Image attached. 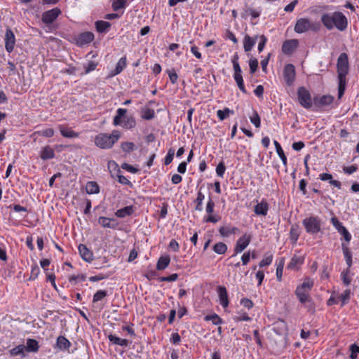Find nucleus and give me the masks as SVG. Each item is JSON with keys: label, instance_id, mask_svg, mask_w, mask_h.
<instances>
[{"label": "nucleus", "instance_id": "nucleus-1", "mask_svg": "<svg viewBox=\"0 0 359 359\" xmlns=\"http://www.w3.org/2000/svg\"><path fill=\"white\" fill-rule=\"evenodd\" d=\"M337 72L338 79V98L344 95L346 86V76L349 72L348 57L347 53H341L337 62Z\"/></svg>", "mask_w": 359, "mask_h": 359}, {"label": "nucleus", "instance_id": "nucleus-2", "mask_svg": "<svg viewBox=\"0 0 359 359\" xmlns=\"http://www.w3.org/2000/svg\"><path fill=\"white\" fill-rule=\"evenodd\" d=\"M320 21L328 30H332L335 27L339 31H344L348 27L346 17L339 11L330 13H323L321 15Z\"/></svg>", "mask_w": 359, "mask_h": 359}, {"label": "nucleus", "instance_id": "nucleus-3", "mask_svg": "<svg viewBox=\"0 0 359 359\" xmlns=\"http://www.w3.org/2000/svg\"><path fill=\"white\" fill-rule=\"evenodd\" d=\"M121 137V133L114 130L111 134L100 133L95 137V144L100 149H107L111 148Z\"/></svg>", "mask_w": 359, "mask_h": 359}, {"label": "nucleus", "instance_id": "nucleus-4", "mask_svg": "<svg viewBox=\"0 0 359 359\" xmlns=\"http://www.w3.org/2000/svg\"><path fill=\"white\" fill-rule=\"evenodd\" d=\"M313 280L309 277H306L304 282L297 287L294 294L301 304H305L306 302L312 301L309 292L313 288Z\"/></svg>", "mask_w": 359, "mask_h": 359}, {"label": "nucleus", "instance_id": "nucleus-5", "mask_svg": "<svg viewBox=\"0 0 359 359\" xmlns=\"http://www.w3.org/2000/svg\"><path fill=\"white\" fill-rule=\"evenodd\" d=\"M126 109L118 108L116 110V114L114 117L113 124L114 126H121L126 129H132L136 126V121L133 115L126 116Z\"/></svg>", "mask_w": 359, "mask_h": 359}, {"label": "nucleus", "instance_id": "nucleus-6", "mask_svg": "<svg viewBox=\"0 0 359 359\" xmlns=\"http://www.w3.org/2000/svg\"><path fill=\"white\" fill-rule=\"evenodd\" d=\"M320 22H313L309 19L302 18L297 20L294 26V32L298 34L304 33L309 30L317 32L320 29Z\"/></svg>", "mask_w": 359, "mask_h": 359}, {"label": "nucleus", "instance_id": "nucleus-7", "mask_svg": "<svg viewBox=\"0 0 359 359\" xmlns=\"http://www.w3.org/2000/svg\"><path fill=\"white\" fill-rule=\"evenodd\" d=\"M297 100L299 104L306 109H312L313 106V98L309 90L304 86L297 88Z\"/></svg>", "mask_w": 359, "mask_h": 359}, {"label": "nucleus", "instance_id": "nucleus-8", "mask_svg": "<svg viewBox=\"0 0 359 359\" xmlns=\"http://www.w3.org/2000/svg\"><path fill=\"white\" fill-rule=\"evenodd\" d=\"M302 224L306 233L309 234H316L321 231V220L318 216L306 217Z\"/></svg>", "mask_w": 359, "mask_h": 359}, {"label": "nucleus", "instance_id": "nucleus-9", "mask_svg": "<svg viewBox=\"0 0 359 359\" xmlns=\"http://www.w3.org/2000/svg\"><path fill=\"white\" fill-rule=\"evenodd\" d=\"M334 100V97L330 95H316L313 98V111H318L325 109L331 105Z\"/></svg>", "mask_w": 359, "mask_h": 359}, {"label": "nucleus", "instance_id": "nucleus-10", "mask_svg": "<svg viewBox=\"0 0 359 359\" xmlns=\"http://www.w3.org/2000/svg\"><path fill=\"white\" fill-rule=\"evenodd\" d=\"M251 240V234L245 233L241 236L236 243L233 249L234 253L232 256H236L237 254L242 252L250 243Z\"/></svg>", "mask_w": 359, "mask_h": 359}, {"label": "nucleus", "instance_id": "nucleus-11", "mask_svg": "<svg viewBox=\"0 0 359 359\" xmlns=\"http://www.w3.org/2000/svg\"><path fill=\"white\" fill-rule=\"evenodd\" d=\"M94 39L95 36L93 32H84L74 38V43L79 47H83L85 45L90 43Z\"/></svg>", "mask_w": 359, "mask_h": 359}, {"label": "nucleus", "instance_id": "nucleus-12", "mask_svg": "<svg viewBox=\"0 0 359 359\" xmlns=\"http://www.w3.org/2000/svg\"><path fill=\"white\" fill-rule=\"evenodd\" d=\"M296 77L295 67L292 64H287L283 69V78L287 86L293 85Z\"/></svg>", "mask_w": 359, "mask_h": 359}, {"label": "nucleus", "instance_id": "nucleus-13", "mask_svg": "<svg viewBox=\"0 0 359 359\" xmlns=\"http://www.w3.org/2000/svg\"><path fill=\"white\" fill-rule=\"evenodd\" d=\"M61 14V10L55 7L43 13L41 21L46 25L52 24Z\"/></svg>", "mask_w": 359, "mask_h": 359}, {"label": "nucleus", "instance_id": "nucleus-14", "mask_svg": "<svg viewBox=\"0 0 359 359\" xmlns=\"http://www.w3.org/2000/svg\"><path fill=\"white\" fill-rule=\"evenodd\" d=\"M111 165L114 166V170H116V175L114 174H113L111 171H110L111 176L113 178L116 177L117 180H118V182L120 184H123V185H128L130 188H132L133 187V184H132V182L130 180H128L126 177H124L123 175H121V170H120V168L118 167V165L114 161H109V163H108L109 167H110Z\"/></svg>", "mask_w": 359, "mask_h": 359}, {"label": "nucleus", "instance_id": "nucleus-15", "mask_svg": "<svg viewBox=\"0 0 359 359\" xmlns=\"http://www.w3.org/2000/svg\"><path fill=\"white\" fill-rule=\"evenodd\" d=\"M5 49L8 53H11L13 51L14 47L15 45V36L10 27H7L5 34Z\"/></svg>", "mask_w": 359, "mask_h": 359}, {"label": "nucleus", "instance_id": "nucleus-16", "mask_svg": "<svg viewBox=\"0 0 359 359\" xmlns=\"http://www.w3.org/2000/svg\"><path fill=\"white\" fill-rule=\"evenodd\" d=\"M233 79L238 86L239 90L244 94H248V91L245 87L244 81L242 75V69L241 67H233Z\"/></svg>", "mask_w": 359, "mask_h": 359}, {"label": "nucleus", "instance_id": "nucleus-17", "mask_svg": "<svg viewBox=\"0 0 359 359\" xmlns=\"http://www.w3.org/2000/svg\"><path fill=\"white\" fill-rule=\"evenodd\" d=\"M217 292L219 299V303L223 308L228 307L229 304L228 292L226 287L223 285H219L217 287Z\"/></svg>", "mask_w": 359, "mask_h": 359}, {"label": "nucleus", "instance_id": "nucleus-18", "mask_svg": "<svg viewBox=\"0 0 359 359\" xmlns=\"http://www.w3.org/2000/svg\"><path fill=\"white\" fill-rule=\"evenodd\" d=\"M298 41L297 39L286 40L282 46V51L285 55H291L298 46Z\"/></svg>", "mask_w": 359, "mask_h": 359}, {"label": "nucleus", "instance_id": "nucleus-19", "mask_svg": "<svg viewBox=\"0 0 359 359\" xmlns=\"http://www.w3.org/2000/svg\"><path fill=\"white\" fill-rule=\"evenodd\" d=\"M269 209V204L265 198H262L259 203H257L254 207L255 214L257 215L266 216Z\"/></svg>", "mask_w": 359, "mask_h": 359}, {"label": "nucleus", "instance_id": "nucleus-20", "mask_svg": "<svg viewBox=\"0 0 359 359\" xmlns=\"http://www.w3.org/2000/svg\"><path fill=\"white\" fill-rule=\"evenodd\" d=\"M78 250L81 258L85 262L90 263L94 259L93 252L86 245L80 244Z\"/></svg>", "mask_w": 359, "mask_h": 359}, {"label": "nucleus", "instance_id": "nucleus-21", "mask_svg": "<svg viewBox=\"0 0 359 359\" xmlns=\"http://www.w3.org/2000/svg\"><path fill=\"white\" fill-rule=\"evenodd\" d=\"M39 156L43 161H48L55 157L54 149L50 145H46L41 148Z\"/></svg>", "mask_w": 359, "mask_h": 359}, {"label": "nucleus", "instance_id": "nucleus-22", "mask_svg": "<svg viewBox=\"0 0 359 359\" xmlns=\"http://www.w3.org/2000/svg\"><path fill=\"white\" fill-rule=\"evenodd\" d=\"M341 250L343 252V255L346 261V264L347 265L346 269H351L352 265H353V254L352 252L348 246V243H341Z\"/></svg>", "mask_w": 359, "mask_h": 359}, {"label": "nucleus", "instance_id": "nucleus-23", "mask_svg": "<svg viewBox=\"0 0 359 359\" xmlns=\"http://www.w3.org/2000/svg\"><path fill=\"white\" fill-rule=\"evenodd\" d=\"M318 179L322 181H328L330 185L337 187L338 189H340L341 188V182L337 180H334L332 175L330 173H320L318 176Z\"/></svg>", "mask_w": 359, "mask_h": 359}, {"label": "nucleus", "instance_id": "nucleus-24", "mask_svg": "<svg viewBox=\"0 0 359 359\" xmlns=\"http://www.w3.org/2000/svg\"><path fill=\"white\" fill-rule=\"evenodd\" d=\"M58 128L60 130V134L64 137L76 138L79 136V133L75 132L72 128H68L67 126H66L65 125H59Z\"/></svg>", "mask_w": 359, "mask_h": 359}, {"label": "nucleus", "instance_id": "nucleus-25", "mask_svg": "<svg viewBox=\"0 0 359 359\" xmlns=\"http://www.w3.org/2000/svg\"><path fill=\"white\" fill-rule=\"evenodd\" d=\"M258 35L251 37L248 34H245L243 39V48L245 52L250 51L256 43Z\"/></svg>", "mask_w": 359, "mask_h": 359}, {"label": "nucleus", "instance_id": "nucleus-26", "mask_svg": "<svg viewBox=\"0 0 359 359\" xmlns=\"http://www.w3.org/2000/svg\"><path fill=\"white\" fill-rule=\"evenodd\" d=\"M111 24L104 20H97L95 22V29L98 33H107L109 31Z\"/></svg>", "mask_w": 359, "mask_h": 359}, {"label": "nucleus", "instance_id": "nucleus-27", "mask_svg": "<svg viewBox=\"0 0 359 359\" xmlns=\"http://www.w3.org/2000/svg\"><path fill=\"white\" fill-rule=\"evenodd\" d=\"M300 236V228L298 224L292 225L290 230V240L292 245H295Z\"/></svg>", "mask_w": 359, "mask_h": 359}, {"label": "nucleus", "instance_id": "nucleus-28", "mask_svg": "<svg viewBox=\"0 0 359 359\" xmlns=\"http://www.w3.org/2000/svg\"><path fill=\"white\" fill-rule=\"evenodd\" d=\"M126 56H123L119 59V60L116 63L115 69L111 72L110 76H114L116 75L119 74L126 67Z\"/></svg>", "mask_w": 359, "mask_h": 359}, {"label": "nucleus", "instance_id": "nucleus-29", "mask_svg": "<svg viewBox=\"0 0 359 359\" xmlns=\"http://www.w3.org/2000/svg\"><path fill=\"white\" fill-rule=\"evenodd\" d=\"M107 337L110 342L121 346L126 347L131 343V341H129V340L126 339H121L120 337L112 334H109Z\"/></svg>", "mask_w": 359, "mask_h": 359}, {"label": "nucleus", "instance_id": "nucleus-30", "mask_svg": "<svg viewBox=\"0 0 359 359\" xmlns=\"http://www.w3.org/2000/svg\"><path fill=\"white\" fill-rule=\"evenodd\" d=\"M134 212V206L128 205L123 208L118 209L115 212V215L119 218H124L126 216H130Z\"/></svg>", "mask_w": 359, "mask_h": 359}, {"label": "nucleus", "instance_id": "nucleus-31", "mask_svg": "<svg viewBox=\"0 0 359 359\" xmlns=\"http://www.w3.org/2000/svg\"><path fill=\"white\" fill-rule=\"evenodd\" d=\"M303 263H304V259L302 257H297V256L294 255L290 259V262L287 264V268L288 269H292V270H298L299 266L302 264H303Z\"/></svg>", "mask_w": 359, "mask_h": 359}, {"label": "nucleus", "instance_id": "nucleus-32", "mask_svg": "<svg viewBox=\"0 0 359 359\" xmlns=\"http://www.w3.org/2000/svg\"><path fill=\"white\" fill-rule=\"evenodd\" d=\"M71 342L64 336H59L57 339L56 346L61 351L68 350L71 346Z\"/></svg>", "mask_w": 359, "mask_h": 359}, {"label": "nucleus", "instance_id": "nucleus-33", "mask_svg": "<svg viewBox=\"0 0 359 359\" xmlns=\"http://www.w3.org/2000/svg\"><path fill=\"white\" fill-rule=\"evenodd\" d=\"M239 231L237 227H231L229 225L226 226H221L219 229V232L222 237H229L230 235L236 234Z\"/></svg>", "mask_w": 359, "mask_h": 359}, {"label": "nucleus", "instance_id": "nucleus-34", "mask_svg": "<svg viewBox=\"0 0 359 359\" xmlns=\"http://www.w3.org/2000/svg\"><path fill=\"white\" fill-rule=\"evenodd\" d=\"M170 262V257L169 255L161 256L156 264V269L162 271L165 269Z\"/></svg>", "mask_w": 359, "mask_h": 359}, {"label": "nucleus", "instance_id": "nucleus-35", "mask_svg": "<svg viewBox=\"0 0 359 359\" xmlns=\"http://www.w3.org/2000/svg\"><path fill=\"white\" fill-rule=\"evenodd\" d=\"M273 144H274V146H275V148H276V151L278 156L281 159L283 165L285 168H287V156H285L281 145L280 144V143L277 140H274L273 141Z\"/></svg>", "mask_w": 359, "mask_h": 359}, {"label": "nucleus", "instance_id": "nucleus-36", "mask_svg": "<svg viewBox=\"0 0 359 359\" xmlns=\"http://www.w3.org/2000/svg\"><path fill=\"white\" fill-rule=\"evenodd\" d=\"M86 191L88 194H95L100 192V186L96 182H88L86 186Z\"/></svg>", "mask_w": 359, "mask_h": 359}, {"label": "nucleus", "instance_id": "nucleus-37", "mask_svg": "<svg viewBox=\"0 0 359 359\" xmlns=\"http://www.w3.org/2000/svg\"><path fill=\"white\" fill-rule=\"evenodd\" d=\"M39 349V342L34 339H27L25 350L28 352H37Z\"/></svg>", "mask_w": 359, "mask_h": 359}, {"label": "nucleus", "instance_id": "nucleus-38", "mask_svg": "<svg viewBox=\"0 0 359 359\" xmlns=\"http://www.w3.org/2000/svg\"><path fill=\"white\" fill-rule=\"evenodd\" d=\"M55 134V130L53 128H46L44 130H36V131H34L32 134V137H34L36 135L38 136H43V137H52Z\"/></svg>", "mask_w": 359, "mask_h": 359}, {"label": "nucleus", "instance_id": "nucleus-39", "mask_svg": "<svg viewBox=\"0 0 359 359\" xmlns=\"http://www.w3.org/2000/svg\"><path fill=\"white\" fill-rule=\"evenodd\" d=\"M155 117V111L153 109L142 107L141 108V118L144 120H151Z\"/></svg>", "mask_w": 359, "mask_h": 359}, {"label": "nucleus", "instance_id": "nucleus-40", "mask_svg": "<svg viewBox=\"0 0 359 359\" xmlns=\"http://www.w3.org/2000/svg\"><path fill=\"white\" fill-rule=\"evenodd\" d=\"M205 199V195L201 192V190L200 189L197 192V196L196 198L194 200V203L196 204L195 205V210L196 211H202L203 210V201Z\"/></svg>", "mask_w": 359, "mask_h": 359}, {"label": "nucleus", "instance_id": "nucleus-41", "mask_svg": "<svg viewBox=\"0 0 359 359\" xmlns=\"http://www.w3.org/2000/svg\"><path fill=\"white\" fill-rule=\"evenodd\" d=\"M204 320L212 321V323L215 325H222L224 323L223 320L215 313L210 315H206L204 317Z\"/></svg>", "mask_w": 359, "mask_h": 359}, {"label": "nucleus", "instance_id": "nucleus-42", "mask_svg": "<svg viewBox=\"0 0 359 359\" xmlns=\"http://www.w3.org/2000/svg\"><path fill=\"white\" fill-rule=\"evenodd\" d=\"M227 245L223 242H218L215 243L213 247V251L218 255H224L227 251Z\"/></svg>", "mask_w": 359, "mask_h": 359}, {"label": "nucleus", "instance_id": "nucleus-43", "mask_svg": "<svg viewBox=\"0 0 359 359\" xmlns=\"http://www.w3.org/2000/svg\"><path fill=\"white\" fill-rule=\"evenodd\" d=\"M233 114H234L233 110H231V109H229L228 107H224L222 110L219 109L217 111V116L220 121H224L228 116H229L230 114L233 115Z\"/></svg>", "mask_w": 359, "mask_h": 359}, {"label": "nucleus", "instance_id": "nucleus-44", "mask_svg": "<svg viewBox=\"0 0 359 359\" xmlns=\"http://www.w3.org/2000/svg\"><path fill=\"white\" fill-rule=\"evenodd\" d=\"M120 147L126 154H130L136 149L135 144L132 142H123Z\"/></svg>", "mask_w": 359, "mask_h": 359}, {"label": "nucleus", "instance_id": "nucleus-45", "mask_svg": "<svg viewBox=\"0 0 359 359\" xmlns=\"http://www.w3.org/2000/svg\"><path fill=\"white\" fill-rule=\"evenodd\" d=\"M351 269H346L341 273V278L344 285L348 286L351 283V278L350 277Z\"/></svg>", "mask_w": 359, "mask_h": 359}, {"label": "nucleus", "instance_id": "nucleus-46", "mask_svg": "<svg viewBox=\"0 0 359 359\" xmlns=\"http://www.w3.org/2000/svg\"><path fill=\"white\" fill-rule=\"evenodd\" d=\"M338 232L342 236L343 239L344 241H343L341 243H348V246L349 245V243L351 241L352 236L350 233V232L348 231V229L344 226Z\"/></svg>", "mask_w": 359, "mask_h": 359}, {"label": "nucleus", "instance_id": "nucleus-47", "mask_svg": "<svg viewBox=\"0 0 359 359\" xmlns=\"http://www.w3.org/2000/svg\"><path fill=\"white\" fill-rule=\"evenodd\" d=\"M107 295V291L104 290H97L93 295V303H97L100 301H102Z\"/></svg>", "mask_w": 359, "mask_h": 359}, {"label": "nucleus", "instance_id": "nucleus-48", "mask_svg": "<svg viewBox=\"0 0 359 359\" xmlns=\"http://www.w3.org/2000/svg\"><path fill=\"white\" fill-rule=\"evenodd\" d=\"M351 291L350 289H346L344 291V292L339 297V299L341 300V306H344L346 305L350 298H351Z\"/></svg>", "mask_w": 359, "mask_h": 359}, {"label": "nucleus", "instance_id": "nucleus-49", "mask_svg": "<svg viewBox=\"0 0 359 359\" xmlns=\"http://www.w3.org/2000/svg\"><path fill=\"white\" fill-rule=\"evenodd\" d=\"M273 261V255L272 254H265L264 258L259 262V268H263L264 266H269Z\"/></svg>", "mask_w": 359, "mask_h": 359}, {"label": "nucleus", "instance_id": "nucleus-50", "mask_svg": "<svg viewBox=\"0 0 359 359\" xmlns=\"http://www.w3.org/2000/svg\"><path fill=\"white\" fill-rule=\"evenodd\" d=\"M97 65L98 62L93 60L89 61L86 65H83L84 72L82 74H88L90 72L94 71Z\"/></svg>", "mask_w": 359, "mask_h": 359}, {"label": "nucleus", "instance_id": "nucleus-51", "mask_svg": "<svg viewBox=\"0 0 359 359\" xmlns=\"http://www.w3.org/2000/svg\"><path fill=\"white\" fill-rule=\"evenodd\" d=\"M284 264H285L284 258H282L280 260L279 263L278 264L277 268H276V278H277V280L279 282L282 280Z\"/></svg>", "mask_w": 359, "mask_h": 359}, {"label": "nucleus", "instance_id": "nucleus-52", "mask_svg": "<svg viewBox=\"0 0 359 359\" xmlns=\"http://www.w3.org/2000/svg\"><path fill=\"white\" fill-rule=\"evenodd\" d=\"M25 351V346L23 344L18 345L15 348L10 350V354L12 356H15L18 355H24V352Z\"/></svg>", "mask_w": 359, "mask_h": 359}, {"label": "nucleus", "instance_id": "nucleus-53", "mask_svg": "<svg viewBox=\"0 0 359 359\" xmlns=\"http://www.w3.org/2000/svg\"><path fill=\"white\" fill-rule=\"evenodd\" d=\"M127 4L126 0H115L113 1L111 7L114 11L125 8Z\"/></svg>", "mask_w": 359, "mask_h": 359}, {"label": "nucleus", "instance_id": "nucleus-54", "mask_svg": "<svg viewBox=\"0 0 359 359\" xmlns=\"http://www.w3.org/2000/svg\"><path fill=\"white\" fill-rule=\"evenodd\" d=\"M98 224H100L103 228H114V225L110 224V218L100 216L98 218Z\"/></svg>", "mask_w": 359, "mask_h": 359}, {"label": "nucleus", "instance_id": "nucleus-55", "mask_svg": "<svg viewBox=\"0 0 359 359\" xmlns=\"http://www.w3.org/2000/svg\"><path fill=\"white\" fill-rule=\"evenodd\" d=\"M258 60L257 58L251 56V57L249 60V67H250V74H254L257 72L258 69Z\"/></svg>", "mask_w": 359, "mask_h": 359}, {"label": "nucleus", "instance_id": "nucleus-56", "mask_svg": "<svg viewBox=\"0 0 359 359\" xmlns=\"http://www.w3.org/2000/svg\"><path fill=\"white\" fill-rule=\"evenodd\" d=\"M86 278V275L84 274H79V275H72L69 277V282L71 284L76 285L77 281L83 282L85 281Z\"/></svg>", "mask_w": 359, "mask_h": 359}, {"label": "nucleus", "instance_id": "nucleus-57", "mask_svg": "<svg viewBox=\"0 0 359 359\" xmlns=\"http://www.w3.org/2000/svg\"><path fill=\"white\" fill-rule=\"evenodd\" d=\"M349 350L351 351L349 358L351 359H357L358 354L359 353V346L356 344H353L349 346Z\"/></svg>", "mask_w": 359, "mask_h": 359}, {"label": "nucleus", "instance_id": "nucleus-58", "mask_svg": "<svg viewBox=\"0 0 359 359\" xmlns=\"http://www.w3.org/2000/svg\"><path fill=\"white\" fill-rule=\"evenodd\" d=\"M40 273V269L36 264H34L32 266V269L30 272V276L29 278V280H34L37 278L39 274Z\"/></svg>", "mask_w": 359, "mask_h": 359}, {"label": "nucleus", "instance_id": "nucleus-59", "mask_svg": "<svg viewBox=\"0 0 359 359\" xmlns=\"http://www.w3.org/2000/svg\"><path fill=\"white\" fill-rule=\"evenodd\" d=\"M251 123L256 127L259 128L261 126V118L256 110H254L253 115L250 118Z\"/></svg>", "mask_w": 359, "mask_h": 359}, {"label": "nucleus", "instance_id": "nucleus-60", "mask_svg": "<svg viewBox=\"0 0 359 359\" xmlns=\"http://www.w3.org/2000/svg\"><path fill=\"white\" fill-rule=\"evenodd\" d=\"M166 73L169 76V79L170 80V82L172 84H175L177 83V79H178V75L176 73L175 69L174 68H172L170 69H167L166 70Z\"/></svg>", "mask_w": 359, "mask_h": 359}, {"label": "nucleus", "instance_id": "nucleus-61", "mask_svg": "<svg viewBox=\"0 0 359 359\" xmlns=\"http://www.w3.org/2000/svg\"><path fill=\"white\" fill-rule=\"evenodd\" d=\"M226 171V166L224 164V162L222 161L218 163V165L216 167V173L218 177H223L224 172Z\"/></svg>", "mask_w": 359, "mask_h": 359}, {"label": "nucleus", "instance_id": "nucleus-62", "mask_svg": "<svg viewBox=\"0 0 359 359\" xmlns=\"http://www.w3.org/2000/svg\"><path fill=\"white\" fill-rule=\"evenodd\" d=\"M178 278L177 273H172L168 276H161L158 278V280L161 282H173L177 280Z\"/></svg>", "mask_w": 359, "mask_h": 359}, {"label": "nucleus", "instance_id": "nucleus-63", "mask_svg": "<svg viewBox=\"0 0 359 359\" xmlns=\"http://www.w3.org/2000/svg\"><path fill=\"white\" fill-rule=\"evenodd\" d=\"M258 37L259 38V42L258 43L257 49H258V51L259 53H261L264 50V48L267 43L268 39H267L266 36L264 34H262L259 36H258Z\"/></svg>", "mask_w": 359, "mask_h": 359}, {"label": "nucleus", "instance_id": "nucleus-64", "mask_svg": "<svg viewBox=\"0 0 359 359\" xmlns=\"http://www.w3.org/2000/svg\"><path fill=\"white\" fill-rule=\"evenodd\" d=\"M330 222L334 226V227L337 230V231L344 227L343 224L335 216L332 217L330 219Z\"/></svg>", "mask_w": 359, "mask_h": 359}]
</instances>
